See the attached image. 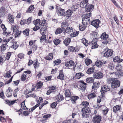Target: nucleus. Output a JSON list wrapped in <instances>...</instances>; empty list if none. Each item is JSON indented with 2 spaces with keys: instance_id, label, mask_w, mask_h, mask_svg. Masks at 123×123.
I'll return each instance as SVG.
<instances>
[{
  "instance_id": "1",
  "label": "nucleus",
  "mask_w": 123,
  "mask_h": 123,
  "mask_svg": "<svg viewBox=\"0 0 123 123\" xmlns=\"http://www.w3.org/2000/svg\"><path fill=\"white\" fill-rule=\"evenodd\" d=\"M65 65L67 69L73 70L75 68L76 66V64L72 60L66 62L65 63Z\"/></svg>"
},
{
  "instance_id": "2",
  "label": "nucleus",
  "mask_w": 123,
  "mask_h": 123,
  "mask_svg": "<svg viewBox=\"0 0 123 123\" xmlns=\"http://www.w3.org/2000/svg\"><path fill=\"white\" fill-rule=\"evenodd\" d=\"M91 16V13L85 14L82 19V24L87 25L90 22L89 18Z\"/></svg>"
},
{
  "instance_id": "3",
  "label": "nucleus",
  "mask_w": 123,
  "mask_h": 123,
  "mask_svg": "<svg viewBox=\"0 0 123 123\" xmlns=\"http://www.w3.org/2000/svg\"><path fill=\"white\" fill-rule=\"evenodd\" d=\"M81 111L82 115L83 116L86 118H88L89 117V115L90 113V110L89 108L85 107L82 108Z\"/></svg>"
},
{
  "instance_id": "4",
  "label": "nucleus",
  "mask_w": 123,
  "mask_h": 123,
  "mask_svg": "<svg viewBox=\"0 0 123 123\" xmlns=\"http://www.w3.org/2000/svg\"><path fill=\"white\" fill-rule=\"evenodd\" d=\"M12 72L11 70L7 72L4 75V77L7 78H9L10 77H11L10 79L6 82L5 85L6 84H8L11 82L12 79L13 77V76L11 77V74H12Z\"/></svg>"
},
{
  "instance_id": "5",
  "label": "nucleus",
  "mask_w": 123,
  "mask_h": 123,
  "mask_svg": "<svg viewBox=\"0 0 123 123\" xmlns=\"http://www.w3.org/2000/svg\"><path fill=\"white\" fill-rule=\"evenodd\" d=\"M103 52H105L103 56L106 57H108L111 56L113 52L112 50L109 49L107 48L105 49Z\"/></svg>"
},
{
  "instance_id": "6",
  "label": "nucleus",
  "mask_w": 123,
  "mask_h": 123,
  "mask_svg": "<svg viewBox=\"0 0 123 123\" xmlns=\"http://www.w3.org/2000/svg\"><path fill=\"white\" fill-rule=\"evenodd\" d=\"M101 38L104 40L103 43L106 44L109 43L110 41V40L108 39V35L106 34L105 32L103 33L101 36Z\"/></svg>"
},
{
  "instance_id": "7",
  "label": "nucleus",
  "mask_w": 123,
  "mask_h": 123,
  "mask_svg": "<svg viewBox=\"0 0 123 123\" xmlns=\"http://www.w3.org/2000/svg\"><path fill=\"white\" fill-rule=\"evenodd\" d=\"M120 81L117 80V79L115 78L111 85V87L113 88L118 87L120 86Z\"/></svg>"
},
{
  "instance_id": "8",
  "label": "nucleus",
  "mask_w": 123,
  "mask_h": 123,
  "mask_svg": "<svg viewBox=\"0 0 123 123\" xmlns=\"http://www.w3.org/2000/svg\"><path fill=\"white\" fill-rule=\"evenodd\" d=\"M101 117L99 115H95L93 117L92 121L94 123H100Z\"/></svg>"
},
{
  "instance_id": "9",
  "label": "nucleus",
  "mask_w": 123,
  "mask_h": 123,
  "mask_svg": "<svg viewBox=\"0 0 123 123\" xmlns=\"http://www.w3.org/2000/svg\"><path fill=\"white\" fill-rule=\"evenodd\" d=\"M46 36L45 35H43L42 36L40 37V40L41 43L43 45H46V44L49 43H50V41L46 40Z\"/></svg>"
},
{
  "instance_id": "10",
  "label": "nucleus",
  "mask_w": 123,
  "mask_h": 123,
  "mask_svg": "<svg viewBox=\"0 0 123 123\" xmlns=\"http://www.w3.org/2000/svg\"><path fill=\"white\" fill-rule=\"evenodd\" d=\"M39 106L38 104H37L34 106L33 107L29 109V111H26L23 112V114L25 116H27L30 114V112H32L37 107Z\"/></svg>"
},
{
  "instance_id": "11",
  "label": "nucleus",
  "mask_w": 123,
  "mask_h": 123,
  "mask_svg": "<svg viewBox=\"0 0 123 123\" xmlns=\"http://www.w3.org/2000/svg\"><path fill=\"white\" fill-rule=\"evenodd\" d=\"M100 23V21L98 19L94 20L91 22V25L96 28H97L98 27Z\"/></svg>"
},
{
  "instance_id": "12",
  "label": "nucleus",
  "mask_w": 123,
  "mask_h": 123,
  "mask_svg": "<svg viewBox=\"0 0 123 123\" xmlns=\"http://www.w3.org/2000/svg\"><path fill=\"white\" fill-rule=\"evenodd\" d=\"M89 0H83L80 3V6L82 8H86L87 6L88 5Z\"/></svg>"
},
{
  "instance_id": "13",
  "label": "nucleus",
  "mask_w": 123,
  "mask_h": 123,
  "mask_svg": "<svg viewBox=\"0 0 123 123\" xmlns=\"http://www.w3.org/2000/svg\"><path fill=\"white\" fill-rule=\"evenodd\" d=\"M79 89L80 90H84L86 89L87 84L83 81H80L79 82Z\"/></svg>"
},
{
  "instance_id": "14",
  "label": "nucleus",
  "mask_w": 123,
  "mask_h": 123,
  "mask_svg": "<svg viewBox=\"0 0 123 123\" xmlns=\"http://www.w3.org/2000/svg\"><path fill=\"white\" fill-rule=\"evenodd\" d=\"M86 8L85 12H91L94 8V6L92 4L88 5Z\"/></svg>"
},
{
  "instance_id": "15",
  "label": "nucleus",
  "mask_w": 123,
  "mask_h": 123,
  "mask_svg": "<svg viewBox=\"0 0 123 123\" xmlns=\"http://www.w3.org/2000/svg\"><path fill=\"white\" fill-rule=\"evenodd\" d=\"M109 90V87L108 86L104 85L102 86L101 87V93H104L105 92H107Z\"/></svg>"
},
{
  "instance_id": "16",
  "label": "nucleus",
  "mask_w": 123,
  "mask_h": 123,
  "mask_svg": "<svg viewBox=\"0 0 123 123\" xmlns=\"http://www.w3.org/2000/svg\"><path fill=\"white\" fill-rule=\"evenodd\" d=\"M64 99L63 96L62 95L59 94L56 96L55 98V100L57 102H59Z\"/></svg>"
},
{
  "instance_id": "17",
  "label": "nucleus",
  "mask_w": 123,
  "mask_h": 123,
  "mask_svg": "<svg viewBox=\"0 0 123 123\" xmlns=\"http://www.w3.org/2000/svg\"><path fill=\"white\" fill-rule=\"evenodd\" d=\"M103 74L101 72L97 73L94 75V77L96 79H100L103 77Z\"/></svg>"
},
{
  "instance_id": "18",
  "label": "nucleus",
  "mask_w": 123,
  "mask_h": 123,
  "mask_svg": "<svg viewBox=\"0 0 123 123\" xmlns=\"http://www.w3.org/2000/svg\"><path fill=\"white\" fill-rule=\"evenodd\" d=\"M95 39L93 40L91 42L92 49L96 48L98 47V45L97 44V43L95 41Z\"/></svg>"
},
{
  "instance_id": "19",
  "label": "nucleus",
  "mask_w": 123,
  "mask_h": 123,
  "mask_svg": "<svg viewBox=\"0 0 123 123\" xmlns=\"http://www.w3.org/2000/svg\"><path fill=\"white\" fill-rule=\"evenodd\" d=\"M65 29L63 27L58 28L57 29L55 32V34L56 35L60 34Z\"/></svg>"
},
{
  "instance_id": "20",
  "label": "nucleus",
  "mask_w": 123,
  "mask_h": 123,
  "mask_svg": "<svg viewBox=\"0 0 123 123\" xmlns=\"http://www.w3.org/2000/svg\"><path fill=\"white\" fill-rule=\"evenodd\" d=\"M53 54L52 53H49L48 55L44 57V59L47 60H52L53 58Z\"/></svg>"
},
{
  "instance_id": "21",
  "label": "nucleus",
  "mask_w": 123,
  "mask_h": 123,
  "mask_svg": "<svg viewBox=\"0 0 123 123\" xmlns=\"http://www.w3.org/2000/svg\"><path fill=\"white\" fill-rule=\"evenodd\" d=\"M65 12L64 10L62 9H58L57 12L59 15L62 16L63 14Z\"/></svg>"
},
{
  "instance_id": "22",
  "label": "nucleus",
  "mask_w": 123,
  "mask_h": 123,
  "mask_svg": "<svg viewBox=\"0 0 123 123\" xmlns=\"http://www.w3.org/2000/svg\"><path fill=\"white\" fill-rule=\"evenodd\" d=\"M123 61V59H121L120 57L118 56L115 57L113 59V61L114 62H118L120 63L122 62Z\"/></svg>"
},
{
  "instance_id": "23",
  "label": "nucleus",
  "mask_w": 123,
  "mask_h": 123,
  "mask_svg": "<svg viewBox=\"0 0 123 123\" xmlns=\"http://www.w3.org/2000/svg\"><path fill=\"white\" fill-rule=\"evenodd\" d=\"M96 91L95 90L93 92L89 94L88 96V98L89 99L93 98L96 96Z\"/></svg>"
},
{
  "instance_id": "24",
  "label": "nucleus",
  "mask_w": 123,
  "mask_h": 123,
  "mask_svg": "<svg viewBox=\"0 0 123 123\" xmlns=\"http://www.w3.org/2000/svg\"><path fill=\"white\" fill-rule=\"evenodd\" d=\"M7 47V45L6 44H2L0 46L1 52H2L5 50Z\"/></svg>"
},
{
  "instance_id": "25",
  "label": "nucleus",
  "mask_w": 123,
  "mask_h": 123,
  "mask_svg": "<svg viewBox=\"0 0 123 123\" xmlns=\"http://www.w3.org/2000/svg\"><path fill=\"white\" fill-rule=\"evenodd\" d=\"M6 60L5 56L2 55L0 57V65H2Z\"/></svg>"
},
{
  "instance_id": "26",
  "label": "nucleus",
  "mask_w": 123,
  "mask_h": 123,
  "mask_svg": "<svg viewBox=\"0 0 123 123\" xmlns=\"http://www.w3.org/2000/svg\"><path fill=\"white\" fill-rule=\"evenodd\" d=\"M121 109V106L119 105H116L114 106L113 108V111L114 112L116 113Z\"/></svg>"
},
{
  "instance_id": "27",
  "label": "nucleus",
  "mask_w": 123,
  "mask_h": 123,
  "mask_svg": "<svg viewBox=\"0 0 123 123\" xmlns=\"http://www.w3.org/2000/svg\"><path fill=\"white\" fill-rule=\"evenodd\" d=\"M7 18L11 23H14V19L12 15L10 14H9Z\"/></svg>"
},
{
  "instance_id": "28",
  "label": "nucleus",
  "mask_w": 123,
  "mask_h": 123,
  "mask_svg": "<svg viewBox=\"0 0 123 123\" xmlns=\"http://www.w3.org/2000/svg\"><path fill=\"white\" fill-rule=\"evenodd\" d=\"M11 29L12 30L13 32H16L18 31L19 27L17 25H12Z\"/></svg>"
},
{
  "instance_id": "29",
  "label": "nucleus",
  "mask_w": 123,
  "mask_h": 123,
  "mask_svg": "<svg viewBox=\"0 0 123 123\" xmlns=\"http://www.w3.org/2000/svg\"><path fill=\"white\" fill-rule=\"evenodd\" d=\"M99 85V82H97L94 83L92 86V89L94 90L96 89L98 87Z\"/></svg>"
},
{
  "instance_id": "30",
  "label": "nucleus",
  "mask_w": 123,
  "mask_h": 123,
  "mask_svg": "<svg viewBox=\"0 0 123 123\" xmlns=\"http://www.w3.org/2000/svg\"><path fill=\"white\" fill-rule=\"evenodd\" d=\"M73 28L72 27H68L66 29L65 32L66 33H69L73 31Z\"/></svg>"
},
{
  "instance_id": "31",
  "label": "nucleus",
  "mask_w": 123,
  "mask_h": 123,
  "mask_svg": "<svg viewBox=\"0 0 123 123\" xmlns=\"http://www.w3.org/2000/svg\"><path fill=\"white\" fill-rule=\"evenodd\" d=\"M33 64L34 68H38L39 66L40 63L38 62L37 60H36L33 62Z\"/></svg>"
},
{
  "instance_id": "32",
  "label": "nucleus",
  "mask_w": 123,
  "mask_h": 123,
  "mask_svg": "<svg viewBox=\"0 0 123 123\" xmlns=\"http://www.w3.org/2000/svg\"><path fill=\"white\" fill-rule=\"evenodd\" d=\"M71 41V39L70 38H66L64 41V43L66 45H68Z\"/></svg>"
},
{
  "instance_id": "33",
  "label": "nucleus",
  "mask_w": 123,
  "mask_h": 123,
  "mask_svg": "<svg viewBox=\"0 0 123 123\" xmlns=\"http://www.w3.org/2000/svg\"><path fill=\"white\" fill-rule=\"evenodd\" d=\"M65 94L66 97H70L71 94L70 90L69 89L66 90L65 91Z\"/></svg>"
},
{
  "instance_id": "34",
  "label": "nucleus",
  "mask_w": 123,
  "mask_h": 123,
  "mask_svg": "<svg viewBox=\"0 0 123 123\" xmlns=\"http://www.w3.org/2000/svg\"><path fill=\"white\" fill-rule=\"evenodd\" d=\"M108 68L110 71H112L114 69V66L113 64L111 63H110L109 64L108 66Z\"/></svg>"
},
{
  "instance_id": "35",
  "label": "nucleus",
  "mask_w": 123,
  "mask_h": 123,
  "mask_svg": "<svg viewBox=\"0 0 123 123\" xmlns=\"http://www.w3.org/2000/svg\"><path fill=\"white\" fill-rule=\"evenodd\" d=\"M94 79L93 78L90 77L87 78L86 81L87 83H92L94 82Z\"/></svg>"
},
{
  "instance_id": "36",
  "label": "nucleus",
  "mask_w": 123,
  "mask_h": 123,
  "mask_svg": "<svg viewBox=\"0 0 123 123\" xmlns=\"http://www.w3.org/2000/svg\"><path fill=\"white\" fill-rule=\"evenodd\" d=\"M64 75L62 73V70H61L60 71L59 75L58 77V78L61 80H63L64 79Z\"/></svg>"
},
{
  "instance_id": "37",
  "label": "nucleus",
  "mask_w": 123,
  "mask_h": 123,
  "mask_svg": "<svg viewBox=\"0 0 123 123\" xmlns=\"http://www.w3.org/2000/svg\"><path fill=\"white\" fill-rule=\"evenodd\" d=\"M86 24H82V25H80L79 27V30L81 31H84L86 27Z\"/></svg>"
},
{
  "instance_id": "38",
  "label": "nucleus",
  "mask_w": 123,
  "mask_h": 123,
  "mask_svg": "<svg viewBox=\"0 0 123 123\" xmlns=\"http://www.w3.org/2000/svg\"><path fill=\"white\" fill-rule=\"evenodd\" d=\"M94 67L90 68L88 69L86 73L89 74H90L92 73L94 71Z\"/></svg>"
},
{
  "instance_id": "39",
  "label": "nucleus",
  "mask_w": 123,
  "mask_h": 123,
  "mask_svg": "<svg viewBox=\"0 0 123 123\" xmlns=\"http://www.w3.org/2000/svg\"><path fill=\"white\" fill-rule=\"evenodd\" d=\"M82 42L83 44L86 46H87L88 45L87 41L85 38H82Z\"/></svg>"
},
{
  "instance_id": "40",
  "label": "nucleus",
  "mask_w": 123,
  "mask_h": 123,
  "mask_svg": "<svg viewBox=\"0 0 123 123\" xmlns=\"http://www.w3.org/2000/svg\"><path fill=\"white\" fill-rule=\"evenodd\" d=\"M79 98L78 96H72L71 97V100L73 101V103H75V101L78 99Z\"/></svg>"
},
{
  "instance_id": "41",
  "label": "nucleus",
  "mask_w": 123,
  "mask_h": 123,
  "mask_svg": "<svg viewBox=\"0 0 123 123\" xmlns=\"http://www.w3.org/2000/svg\"><path fill=\"white\" fill-rule=\"evenodd\" d=\"M101 64V61L99 60H97L95 62V65L98 67L101 66H102Z\"/></svg>"
},
{
  "instance_id": "42",
  "label": "nucleus",
  "mask_w": 123,
  "mask_h": 123,
  "mask_svg": "<svg viewBox=\"0 0 123 123\" xmlns=\"http://www.w3.org/2000/svg\"><path fill=\"white\" fill-rule=\"evenodd\" d=\"M84 75L83 74L81 73H78L76 74V78L78 79H79Z\"/></svg>"
},
{
  "instance_id": "43",
  "label": "nucleus",
  "mask_w": 123,
  "mask_h": 123,
  "mask_svg": "<svg viewBox=\"0 0 123 123\" xmlns=\"http://www.w3.org/2000/svg\"><path fill=\"white\" fill-rule=\"evenodd\" d=\"M3 35L6 36V37H7L8 36H10L11 35V32L10 31L6 32L5 31L3 32Z\"/></svg>"
},
{
  "instance_id": "44",
  "label": "nucleus",
  "mask_w": 123,
  "mask_h": 123,
  "mask_svg": "<svg viewBox=\"0 0 123 123\" xmlns=\"http://www.w3.org/2000/svg\"><path fill=\"white\" fill-rule=\"evenodd\" d=\"M114 79L113 78H109L107 79V81L108 83L111 84L112 85V84L113 81Z\"/></svg>"
},
{
  "instance_id": "45",
  "label": "nucleus",
  "mask_w": 123,
  "mask_h": 123,
  "mask_svg": "<svg viewBox=\"0 0 123 123\" xmlns=\"http://www.w3.org/2000/svg\"><path fill=\"white\" fill-rule=\"evenodd\" d=\"M34 8V5H32L29 8L28 11H27V12L30 13L32 12L33 9Z\"/></svg>"
},
{
  "instance_id": "46",
  "label": "nucleus",
  "mask_w": 123,
  "mask_h": 123,
  "mask_svg": "<svg viewBox=\"0 0 123 123\" xmlns=\"http://www.w3.org/2000/svg\"><path fill=\"white\" fill-rule=\"evenodd\" d=\"M46 23V20H45L44 19L43 20H40L39 23V25L40 26H43Z\"/></svg>"
},
{
  "instance_id": "47",
  "label": "nucleus",
  "mask_w": 123,
  "mask_h": 123,
  "mask_svg": "<svg viewBox=\"0 0 123 123\" xmlns=\"http://www.w3.org/2000/svg\"><path fill=\"white\" fill-rule=\"evenodd\" d=\"M11 52H8L6 53V60H8L9 59L11 56Z\"/></svg>"
},
{
  "instance_id": "48",
  "label": "nucleus",
  "mask_w": 123,
  "mask_h": 123,
  "mask_svg": "<svg viewBox=\"0 0 123 123\" xmlns=\"http://www.w3.org/2000/svg\"><path fill=\"white\" fill-rule=\"evenodd\" d=\"M85 62L86 65L88 66L92 63V61L90 59H86Z\"/></svg>"
},
{
  "instance_id": "49",
  "label": "nucleus",
  "mask_w": 123,
  "mask_h": 123,
  "mask_svg": "<svg viewBox=\"0 0 123 123\" xmlns=\"http://www.w3.org/2000/svg\"><path fill=\"white\" fill-rule=\"evenodd\" d=\"M74 47L73 46H69L68 49V50L69 51L72 52H74Z\"/></svg>"
},
{
  "instance_id": "50",
  "label": "nucleus",
  "mask_w": 123,
  "mask_h": 123,
  "mask_svg": "<svg viewBox=\"0 0 123 123\" xmlns=\"http://www.w3.org/2000/svg\"><path fill=\"white\" fill-rule=\"evenodd\" d=\"M61 62V61L60 59H58L53 61V63L55 64L54 65H58Z\"/></svg>"
},
{
  "instance_id": "51",
  "label": "nucleus",
  "mask_w": 123,
  "mask_h": 123,
  "mask_svg": "<svg viewBox=\"0 0 123 123\" xmlns=\"http://www.w3.org/2000/svg\"><path fill=\"white\" fill-rule=\"evenodd\" d=\"M82 105L85 107L88 106L89 105V103L86 101H84L82 102Z\"/></svg>"
},
{
  "instance_id": "52",
  "label": "nucleus",
  "mask_w": 123,
  "mask_h": 123,
  "mask_svg": "<svg viewBox=\"0 0 123 123\" xmlns=\"http://www.w3.org/2000/svg\"><path fill=\"white\" fill-rule=\"evenodd\" d=\"M29 29H27L23 31V34L27 36H28L29 35Z\"/></svg>"
},
{
  "instance_id": "53",
  "label": "nucleus",
  "mask_w": 123,
  "mask_h": 123,
  "mask_svg": "<svg viewBox=\"0 0 123 123\" xmlns=\"http://www.w3.org/2000/svg\"><path fill=\"white\" fill-rule=\"evenodd\" d=\"M67 16L68 17L70 16L72 14L73 12L72 11L70 10H68L67 11Z\"/></svg>"
},
{
  "instance_id": "54",
  "label": "nucleus",
  "mask_w": 123,
  "mask_h": 123,
  "mask_svg": "<svg viewBox=\"0 0 123 123\" xmlns=\"http://www.w3.org/2000/svg\"><path fill=\"white\" fill-rule=\"evenodd\" d=\"M40 19H37L35 21H33V23L35 26L38 25H39V23L40 22Z\"/></svg>"
},
{
  "instance_id": "55",
  "label": "nucleus",
  "mask_w": 123,
  "mask_h": 123,
  "mask_svg": "<svg viewBox=\"0 0 123 123\" xmlns=\"http://www.w3.org/2000/svg\"><path fill=\"white\" fill-rule=\"evenodd\" d=\"M56 86H53L49 87V89L52 92H55V91Z\"/></svg>"
},
{
  "instance_id": "56",
  "label": "nucleus",
  "mask_w": 123,
  "mask_h": 123,
  "mask_svg": "<svg viewBox=\"0 0 123 123\" xmlns=\"http://www.w3.org/2000/svg\"><path fill=\"white\" fill-rule=\"evenodd\" d=\"M79 33V32L78 31H77L76 32H74L72 34L71 36L72 37H75L77 36Z\"/></svg>"
},
{
  "instance_id": "57",
  "label": "nucleus",
  "mask_w": 123,
  "mask_h": 123,
  "mask_svg": "<svg viewBox=\"0 0 123 123\" xmlns=\"http://www.w3.org/2000/svg\"><path fill=\"white\" fill-rule=\"evenodd\" d=\"M69 25V24L67 22H63L61 24V26L63 27L68 26Z\"/></svg>"
},
{
  "instance_id": "58",
  "label": "nucleus",
  "mask_w": 123,
  "mask_h": 123,
  "mask_svg": "<svg viewBox=\"0 0 123 123\" xmlns=\"http://www.w3.org/2000/svg\"><path fill=\"white\" fill-rule=\"evenodd\" d=\"M26 75L25 74H23L21 76V80L22 81H24L26 79Z\"/></svg>"
},
{
  "instance_id": "59",
  "label": "nucleus",
  "mask_w": 123,
  "mask_h": 123,
  "mask_svg": "<svg viewBox=\"0 0 123 123\" xmlns=\"http://www.w3.org/2000/svg\"><path fill=\"white\" fill-rule=\"evenodd\" d=\"M46 31V28H42L40 30V32L41 34H42L45 33Z\"/></svg>"
},
{
  "instance_id": "60",
  "label": "nucleus",
  "mask_w": 123,
  "mask_h": 123,
  "mask_svg": "<svg viewBox=\"0 0 123 123\" xmlns=\"http://www.w3.org/2000/svg\"><path fill=\"white\" fill-rule=\"evenodd\" d=\"M18 47V45L16 42H14L12 46V47L14 49H15Z\"/></svg>"
},
{
  "instance_id": "61",
  "label": "nucleus",
  "mask_w": 123,
  "mask_h": 123,
  "mask_svg": "<svg viewBox=\"0 0 123 123\" xmlns=\"http://www.w3.org/2000/svg\"><path fill=\"white\" fill-rule=\"evenodd\" d=\"M43 83L41 81L38 82L37 84V88L39 89L40 88L43 86Z\"/></svg>"
},
{
  "instance_id": "62",
  "label": "nucleus",
  "mask_w": 123,
  "mask_h": 123,
  "mask_svg": "<svg viewBox=\"0 0 123 123\" xmlns=\"http://www.w3.org/2000/svg\"><path fill=\"white\" fill-rule=\"evenodd\" d=\"M116 69L117 71H119L121 70V65L120 64L117 65L116 67Z\"/></svg>"
},
{
  "instance_id": "63",
  "label": "nucleus",
  "mask_w": 123,
  "mask_h": 123,
  "mask_svg": "<svg viewBox=\"0 0 123 123\" xmlns=\"http://www.w3.org/2000/svg\"><path fill=\"white\" fill-rule=\"evenodd\" d=\"M113 3L114 5L117 8H120V6L117 4L115 0H110Z\"/></svg>"
},
{
  "instance_id": "64",
  "label": "nucleus",
  "mask_w": 123,
  "mask_h": 123,
  "mask_svg": "<svg viewBox=\"0 0 123 123\" xmlns=\"http://www.w3.org/2000/svg\"><path fill=\"white\" fill-rule=\"evenodd\" d=\"M54 42L55 45H57L59 44L60 42V40L59 39H56L54 41Z\"/></svg>"
}]
</instances>
